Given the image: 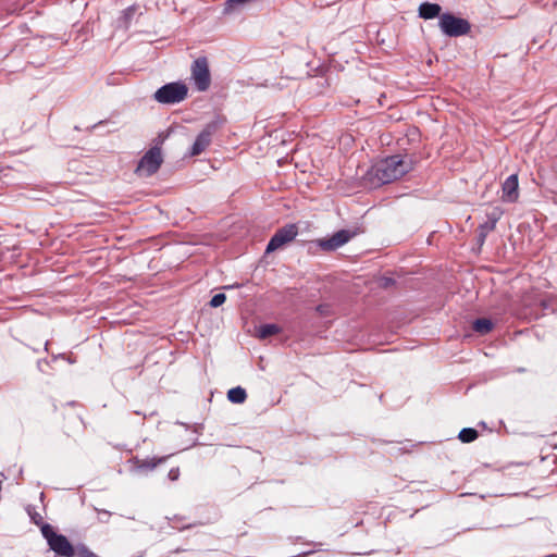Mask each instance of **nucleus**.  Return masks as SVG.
I'll use <instances>...</instances> for the list:
<instances>
[{
	"label": "nucleus",
	"instance_id": "obj_5",
	"mask_svg": "<svg viewBox=\"0 0 557 557\" xmlns=\"http://www.w3.org/2000/svg\"><path fill=\"white\" fill-rule=\"evenodd\" d=\"M162 162L161 149L152 147L139 160L135 173L139 176H151L160 169Z\"/></svg>",
	"mask_w": 557,
	"mask_h": 557
},
{
	"label": "nucleus",
	"instance_id": "obj_11",
	"mask_svg": "<svg viewBox=\"0 0 557 557\" xmlns=\"http://www.w3.org/2000/svg\"><path fill=\"white\" fill-rule=\"evenodd\" d=\"M211 143V132L209 129H203L196 138L190 154L191 156H199L202 153L207 147Z\"/></svg>",
	"mask_w": 557,
	"mask_h": 557
},
{
	"label": "nucleus",
	"instance_id": "obj_9",
	"mask_svg": "<svg viewBox=\"0 0 557 557\" xmlns=\"http://www.w3.org/2000/svg\"><path fill=\"white\" fill-rule=\"evenodd\" d=\"M170 456L152 457V458H139L134 456L129 459L132 468L139 472L153 471L157 467L164 463Z\"/></svg>",
	"mask_w": 557,
	"mask_h": 557
},
{
	"label": "nucleus",
	"instance_id": "obj_12",
	"mask_svg": "<svg viewBox=\"0 0 557 557\" xmlns=\"http://www.w3.org/2000/svg\"><path fill=\"white\" fill-rule=\"evenodd\" d=\"M441 5L437 3L423 2L419 7V16L424 20H431L441 16Z\"/></svg>",
	"mask_w": 557,
	"mask_h": 557
},
{
	"label": "nucleus",
	"instance_id": "obj_22",
	"mask_svg": "<svg viewBox=\"0 0 557 557\" xmlns=\"http://www.w3.org/2000/svg\"><path fill=\"white\" fill-rule=\"evenodd\" d=\"M246 0H230L228 3L230 4H233V3H243L245 2Z\"/></svg>",
	"mask_w": 557,
	"mask_h": 557
},
{
	"label": "nucleus",
	"instance_id": "obj_18",
	"mask_svg": "<svg viewBox=\"0 0 557 557\" xmlns=\"http://www.w3.org/2000/svg\"><path fill=\"white\" fill-rule=\"evenodd\" d=\"M226 300V296L225 294H215L211 300H210V306L213 307V308H216V307H220L221 305H223Z\"/></svg>",
	"mask_w": 557,
	"mask_h": 557
},
{
	"label": "nucleus",
	"instance_id": "obj_14",
	"mask_svg": "<svg viewBox=\"0 0 557 557\" xmlns=\"http://www.w3.org/2000/svg\"><path fill=\"white\" fill-rule=\"evenodd\" d=\"M227 398L233 404H243L247 399V393L240 386L233 387L227 392Z\"/></svg>",
	"mask_w": 557,
	"mask_h": 557
},
{
	"label": "nucleus",
	"instance_id": "obj_8",
	"mask_svg": "<svg viewBox=\"0 0 557 557\" xmlns=\"http://www.w3.org/2000/svg\"><path fill=\"white\" fill-rule=\"evenodd\" d=\"M298 234L296 224H287L278 228L270 239L265 252L270 253L283 247L284 245L293 242Z\"/></svg>",
	"mask_w": 557,
	"mask_h": 557
},
{
	"label": "nucleus",
	"instance_id": "obj_10",
	"mask_svg": "<svg viewBox=\"0 0 557 557\" xmlns=\"http://www.w3.org/2000/svg\"><path fill=\"white\" fill-rule=\"evenodd\" d=\"M502 199L506 202H516L519 198L518 175L512 174L502 185Z\"/></svg>",
	"mask_w": 557,
	"mask_h": 557
},
{
	"label": "nucleus",
	"instance_id": "obj_4",
	"mask_svg": "<svg viewBox=\"0 0 557 557\" xmlns=\"http://www.w3.org/2000/svg\"><path fill=\"white\" fill-rule=\"evenodd\" d=\"M188 88L185 84L175 82L160 87L154 92V99L159 103H178L187 97Z\"/></svg>",
	"mask_w": 557,
	"mask_h": 557
},
{
	"label": "nucleus",
	"instance_id": "obj_3",
	"mask_svg": "<svg viewBox=\"0 0 557 557\" xmlns=\"http://www.w3.org/2000/svg\"><path fill=\"white\" fill-rule=\"evenodd\" d=\"M438 26L441 30L449 37L468 35L471 30V25L467 20L451 13L441 14Z\"/></svg>",
	"mask_w": 557,
	"mask_h": 557
},
{
	"label": "nucleus",
	"instance_id": "obj_6",
	"mask_svg": "<svg viewBox=\"0 0 557 557\" xmlns=\"http://www.w3.org/2000/svg\"><path fill=\"white\" fill-rule=\"evenodd\" d=\"M190 73L197 90L206 91L209 89L211 85V74L206 57H199L193 62Z\"/></svg>",
	"mask_w": 557,
	"mask_h": 557
},
{
	"label": "nucleus",
	"instance_id": "obj_2",
	"mask_svg": "<svg viewBox=\"0 0 557 557\" xmlns=\"http://www.w3.org/2000/svg\"><path fill=\"white\" fill-rule=\"evenodd\" d=\"M42 536L47 540L49 547L59 556L73 557L75 549L66 536L54 532L52 525L45 523L41 527Z\"/></svg>",
	"mask_w": 557,
	"mask_h": 557
},
{
	"label": "nucleus",
	"instance_id": "obj_15",
	"mask_svg": "<svg viewBox=\"0 0 557 557\" xmlns=\"http://www.w3.org/2000/svg\"><path fill=\"white\" fill-rule=\"evenodd\" d=\"M478 436H479V433L475 429L466 428L459 432L458 438L462 443H471V442L475 441L478 438Z\"/></svg>",
	"mask_w": 557,
	"mask_h": 557
},
{
	"label": "nucleus",
	"instance_id": "obj_1",
	"mask_svg": "<svg viewBox=\"0 0 557 557\" xmlns=\"http://www.w3.org/2000/svg\"><path fill=\"white\" fill-rule=\"evenodd\" d=\"M413 169L412 160L406 156H391L377 161L368 171L372 186H380L399 180Z\"/></svg>",
	"mask_w": 557,
	"mask_h": 557
},
{
	"label": "nucleus",
	"instance_id": "obj_21",
	"mask_svg": "<svg viewBox=\"0 0 557 557\" xmlns=\"http://www.w3.org/2000/svg\"><path fill=\"white\" fill-rule=\"evenodd\" d=\"M317 311L321 314V315H327L330 313V306L329 305H319L317 307Z\"/></svg>",
	"mask_w": 557,
	"mask_h": 557
},
{
	"label": "nucleus",
	"instance_id": "obj_7",
	"mask_svg": "<svg viewBox=\"0 0 557 557\" xmlns=\"http://www.w3.org/2000/svg\"><path fill=\"white\" fill-rule=\"evenodd\" d=\"M357 234V231L341 230L327 238L318 239L315 243L321 250L330 252L346 245Z\"/></svg>",
	"mask_w": 557,
	"mask_h": 557
},
{
	"label": "nucleus",
	"instance_id": "obj_17",
	"mask_svg": "<svg viewBox=\"0 0 557 557\" xmlns=\"http://www.w3.org/2000/svg\"><path fill=\"white\" fill-rule=\"evenodd\" d=\"M494 228L495 225L493 223H490V221H487L484 224H481L479 226L481 242H484V238L486 237L487 233L494 231Z\"/></svg>",
	"mask_w": 557,
	"mask_h": 557
},
{
	"label": "nucleus",
	"instance_id": "obj_20",
	"mask_svg": "<svg viewBox=\"0 0 557 557\" xmlns=\"http://www.w3.org/2000/svg\"><path fill=\"white\" fill-rule=\"evenodd\" d=\"M500 212L499 211H494L492 212L490 215H488V221L490 223H493L495 226H496V223L497 221L499 220L500 218Z\"/></svg>",
	"mask_w": 557,
	"mask_h": 557
},
{
	"label": "nucleus",
	"instance_id": "obj_13",
	"mask_svg": "<svg viewBox=\"0 0 557 557\" xmlns=\"http://www.w3.org/2000/svg\"><path fill=\"white\" fill-rule=\"evenodd\" d=\"M493 327L494 323L486 318L476 319L472 324V329L481 335L488 334Z\"/></svg>",
	"mask_w": 557,
	"mask_h": 557
},
{
	"label": "nucleus",
	"instance_id": "obj_16",
	"mask_svg": "<svg viewBox=\"0 0 557 557\" xmlns=\"http://www.w3.org/2000/svg\"><path fill=\"white\" fill-rule=\"evenodd\" d=\"M260 337L265 338L275 335L280 332V327L276 324H265L260 327Z\"/></svg>",
	"mask_w": 557,
	"mask_h": 557
},
{
	"label": "nucleus",
	"instance_id": "obj_19",
	"mask_svg": "<svg viewBox=\"0 0 557 557\" xmlns=\"http://www.w3.org/2000/svg\"><path fill=\"white\" fill-rule=\"evenodd\" d=\"M180 475H181V471H180V468H178V467H176V468H172V469L169 471V473H168V478H169V480H171V481H176V480H178Z\"/></svg>",
	"mask_w": 557,
	"mask_h": 557
}]
</instances>
